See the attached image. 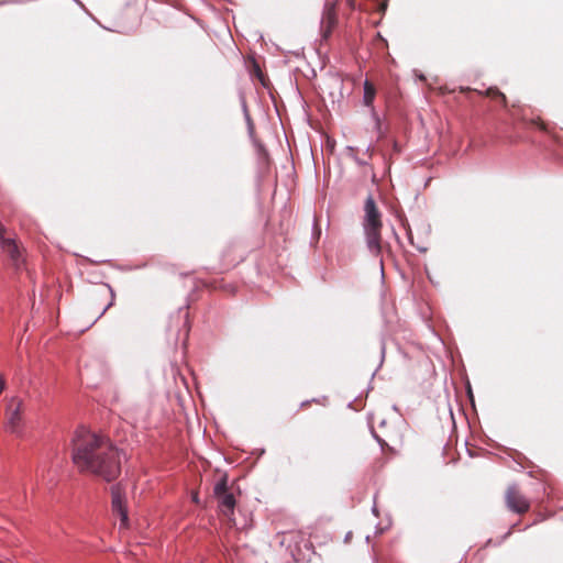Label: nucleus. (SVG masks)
<instances>
[{
  "mask_svg": "<svg viewBox=\"0 0 563 563\" xmlns=\"http://www.w3.org/2000/svg\"><path fill=\"white\" fill-rule=\"evenodd\" d=\"M73 442V462L80 472L95 474L107 482L119 475L120 453L107 437L81 427Z\"/></svg>",
  "mask_w": 563,
  "mask_h": 563,
  "instance_id": "nucleus-1",
  "label": "nucleus"
},
{
  "mask_svg": "<svg viewBox=\"0 0 563 563\" xmlns=\"http://www.w3.org/2000/svg\"><path fill=\"white\" fill-rule=\"evenodd\" d=\"M382 212L372 196L364 203L363 229L367 247L372 254L378 256L382 252Z\"/></svg>",
  "mask_w": 563,
  "mask_h": 563,
  "instance_id": "nucleus-2",
  "label": "nucleus"
},
{
  "mask_svg": "<svg viewBox=\"0 0 563 563\" xmlns=\"http://www.w3.org/2000/svg\"><path fill=\"white\" fill-rule=\"evenodd\" d=\"M135 490V486L118 485L112 488V511L120 519L119 530L130 529V497Z\"/></svg>",
  "mask_w": 563,
  "mask_h": 563,
  "instance_id": "nucleus-3",
  "label": "nucleus"
},
{
  "mask_svg": "<svg viewBox=\"0 0 563 563\" xmlns=\"http://www.w3.org/2000/svg\"><path fill=\"white\" fill-rule=\"evenodd\" d=\"M24 401L18 396L7 399L4 411V429L11 434L20 437L23 429Z\"/></svg>",
  "mask_w": 563,
  "mask_h": 563,
  "instance_id": "nucleus-4",
  "label": "nucleus"
},
{
  "mask_svg": "<svg viewBox=\"0 0 563 563\" xmlns=\"http://www.w3.org/2000/svg\"><path fill=\"white\" fill-rule=\"evenodd\" d=\"M506 508L519 516L527 514L531 508L530 499L516 483L508 485L504 492Z\"/></svg>",
  "mask_w": 563,
  "mask_h": 563,
  "instance_id": "nucleus-5",
  "label": "nucleus"
},
{
  "mask_svg": "<svg viewBox=\"0 0 563 563\" xmlns=\"http://www.w3.org/2000/svg\"><path fill=\"white\" fill-rule=\"evenodd\" d=\"M213 493L218 499L219 507L223 516L230 518L233 515L235 507V498L232 493L228 490L227 477H222L214 486Z\"/></svg>",
  "mask_w": 563,
  "mask_h": 563,
  "instance_id": "nucleus-6",
  "label": "nucleus"
},
{
  "mask_svg": "<svg viewBox=\"0 0 563 563\" xmlns=\"http://www.w3.org/2000/svg\"><path fill=\"white\" fill-rule=\"evenodd\" d=\"M0 247L10 257L15 267L22 264V255L14 240L4 238V229L0 224Z\"/></svg>",
  "mask_w": 563,
  "mask_h": 563,
  "instance_id": "nucleus-7",
  "label": "nucleus"
},
{
  "mask_svg": "<svg viewBox=\"0 0 563 563\" xmlns=\"http://www.w3.org/2000/svg\"><path fill=\"white\" fill-rule=\"evenodd\" d=\"M338 23L336 12L334 7L328 5L323 12L322 20H321V32L323 38H328L333 29L335 27Z\"/></svg>",
  "mask_w": 563,
  "mask_h": 563,
  "instance_id": "nucleus-8",
  "label": "nucleus"
},
{
  "mask_svg": "<svg viewBox=\"0 0 563 563\" xmlns=\"http://www.w3.org/2000/svg\"><path fill=\"white\" fill-rule=\"evenodd\" d=\"M96 297L108 299L107 302L98 310V314H97L96 319H99L113 305L114 295H113L111 287H109L108 285H100L96 289Z\"/></svg>",
  "mask_w": 563,
  "mask_h": 563,
  "instance_id": "nucleus-9",
  "label": "nucleus"
},
{
  "mask_svg": "<svg viewBox=\"0 0 563 563\" xmlns=\"http://www.w3.org/2000/svg\"><path fill=\"white\" fill-rule=\"evenodd\" d=\"M375 96H376V88H375L374 84L369 80H365V82H364V104L366 107L372 108L373 117L376 121V128L379 130L380 129V120L373 108V102H374Z\"/></svg>",
  "mask_w": 563,
  "mask_h": 563,
  "instance_id": "nucleus-10",
  "label": "nucleus"
},
{
  "mask_svg": "<svg viewBox=\"0 0 563 563\" xmlns=\"http://www.w3.org/2000/svg\"><path fill=\"white\" fill-rule=\"evenodd\" d=\"M479 96L490 98L492 100L498 101L503 107H507L508 100L505 93H503L497 87H489L488 89L475 90Z\"/></svg>",
  "mask_w": 563,
  "mask_h": 563,
  "instance_id": "nucleus-11",
  "label": "nucleus"
},
{
  "mask_svg": "<svg viewBox=\"0 0 563 563\" xmlns=\"http://www.w3.org/2000/svg\"><path fill=\"white\" fill-rule=\"evenodd\" d=\"M519 119L525 123L538 126L541 131H548L545 122H543L540 117L527 120L525 114H522Z\"/></svg>",
  "mask_w": 563,
  "mask_h": 563,
  "instance_id": "nucleus-12",
  "label": "nucleus"
},
{
  "mask_svg": "<svg viewBox=\"0 0 563 563\" xmlns=\"http://www.w3.org/2000/svg\"><path fill=\"white\" fill-rule=\"evenodd\" d=\"M299 539H302V534L299 531H288L283 534L282 543L288 542H297Z\"/></svg>",
  "mask_w": 563,
  "mask_h": 563,
  "instance_id": "nucleus-13",
  "label": "nucleus"
},
{
  "mask_svg": "<svg viewBox=\"0 0 563 563\" xmlns=\"http://www.w3.org/2000/svg\"><path fill=\"white\" fill-rule=\"evenodd\" d=\"M5 388V379L2 375H0V395L3 393Z\"/></svg>",
  "mask_w": 563,
  "mask_h": 563,
  "instance_id": "nucleus-14",
  "label": "nucleus"
},
{
  "mask_svg": "<svg viewBox=\"0 0 563 563\" xmlns=\"http://www.w3.org/2000/svg\"><path fill=\"white\" fill-rule=\"evenodd\" d=\"M254 70H255L257 77L261 79V81H263V74H262V71L260 69V66L255 64L254 65Z\"/></svg>",
  "mask_w": 563,
  "mask_h": 563,
  "instance_id": "nucleus-15",
  "label": "nucleus"
},
{
  "mask_svg": "<svg viewBox=\"0 0 563 563\" xmlns=\"http://www.w3.org/2000/svg\"><path fill=\"white\" fill-rule=\"evenodd\" d=\"M476 89H472L470 87H461L460 91L461 92H468V91H475Z\"/></svg>",
  "mask_w": 563,
  "mask_h": 563,
  "instance_id": "nucleus-16",
  "label": "nucleus"
},
{
  "mask_svg": "<svg viewBox=\"0 0 563 563\" xmlns=\"http://www.w3.org/2000/svg\"><path fill=\"white\" fill-rule=\"evenodd\" d=\"M309 405H310V401H302V402L300 404V408H301V409H305V408H307Z\"/></svg>",
  "mask_w": 563,
  "mask_h": 563,
  "instance_id": "nucleus-17",
  "label": "nucleus"
},
{
  "mask_svg": "<svg viewBox=\"0 0 563 563\" xmlns=\"http://www.w3.org/2000/svg\"><path fill=\"white\" fill-rule=\"evenodd\" d=\"M192 500L198 504L199 503V498H198V494L195 493L194 496H192Z\"/></svg>",
  "mask_w": 563,
  "mask_h": 563,
  "instance_id": "nucleus-18",
  "label": "nucleus"
}]
</instances>
